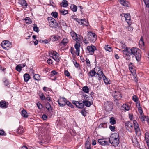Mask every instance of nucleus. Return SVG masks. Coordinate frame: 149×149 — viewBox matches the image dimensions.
<instances>
[{
  "mask_svg": "<svg viewBox=\"0 0 149 149\" xmlns=\"http://www.w3.org/2000/svg\"><path fill=\"white\" fill-rule=\"evenodd\" d=\"M120 138L118 134L114 133L112 134L108 140L110 143L114 146H117L120 143Z\"/></svg>",
  "mask_w": 149,
  "mask_h": 149,
  "instance_id": "1",
  "label": "nucleus"
},
{
  "mask_svg": "<svg viewBox=\"0 0 149 149\" xmlns=\"http://www.w3.org/2000/svg\"><path fill=\"white\" fill-rule=\"evenodd\" d=\"M130 55L135 56L136 59L139 61L141 57V51L138 48L132 47L130 49Z\"/></svg>",
  "mask_w": 149,
  "mask_h": 149,
  "instance_id": "2",
  "label": "nucleus"
},
{
  "mask_svg": "<svg viewBox=\"0 0 149 149\" xmlns=\"http://www.w3.org/2000/svg\"><path fill=\"white\" fill-rule=\"evenodd\" d=\"M104 109L107 112H109L113 109L112 102L110 101H107L104 102Z\"/></svg>",
  "mask_w": 149,
  "mask_h": 149,
  "instance_id": "3",
  "label": "nucleus"
},
{
  "mask_svg": "<svg viewBox=\"0 0 149 149\" xmlns=\"http://www.w3.org/2000/svg\"><path fill=\"white\" fill-rule=\"evenodd\" d=\"M87 36L88 40L91 42H94L97 39V36L95 34L91 32H88Z\"/></svg>",
  "mask_w": 149,
  "mask_h": 149,
  "instance_id": "4",
  "label": "nucleus"
},
{
  "mask_svg": "<svg viewBox=\"0 0 149 149\" xmlns=\"http://www.w3.org/2000/svg\"><path fill=\"white\" fill-rule=\"evenodd\" d=\"M50 26L52 27L57 28L58 26V23L55 19L52 17H49L48 18Z\"/></svg>",
  "mask_w": 149,
  "mask_h": 149,
  "instance_id": "5",
  "label": "nucleus"
},
{
  "mask_svg": "<svg viewBox=\"0 0 149 149\" xmlns=\"http://www.w3.org/2000/svg\"><path fill=\"white\" fill-rule=\"evenodd\" d=\"M71 36L73 40L75 41L76 42L79 41L83 37L77 34L75 32L72 31L70 33Z\"/></svg>",
  "mask_w": 149,
  "mask_h": 149,
  "instance_id": "6",
  "label": "nucleus"
},
{
  "mask_svg": "<svg viewBox=\"0 0 149 149\" xmlns=\"http://www.w3.org/2000/svg\"><path fill=\"white\" fill-rule=\"evenodd\" d=\"M97 49L96 47L91 44L90 46H88L87 47V52L90 55H93L94 52Z\"/></svg>",
  "mask_w": 149,
  "mask_h": 149,
  "instance_id": "7",
  "label": "nucleus"
},
{
  "mask_svg": "<svg viewBox=\"0 0 149 149\" xmlns=\"http://www.w3.org/2000/svg\"><path fill=\"white\" fill-rule=\"evenodd\" d=\"M112 96L117 100H120L122 97L121 92L118 91H113L112 93Z\"/></svg>",
  "mask_w": 149,
  "mask_h": 149,
  "instance_id": "8",
  "label": "nucleus"
},
{
  "mask_svg": "<svg viewBox=\"0 0 149 149\" xmlns=\"http://www.w3.org/2000/svg\"><path fill=\"white\" fill-rule=\"evenodd\" d=\"M106 139H99L98 140V142L99 144L102 146L105 145H109V143L108 140Z\"/></svg>",
  "mask_w": 149,
  "mask_h": 149,
  "instance_id": "9",
  "label": "nucleus"
},
{
  "mask_svg": "<svg viewBox=\"0 0 149 149\" xmlns=\"http://www.w3.org/2000/svg\"><path fill=\"white\" fill-rule=\"evenodd\" d=\"M2 47L5 49H7V48L10 47L11 46V43L8 41L5 40L3 41L1 44Z\"/></svg>",
  "mask_w": 149,
  "mask_h": 149,
  "instance_id": "10",
  "label": "nucleus"
},
{
  "mask_svg": "<svg viewBox=\"0 0 149 149\" xmlns=\"http://www.w3.org/2000/svg\"><path fill=\"white\" fill-rule=\"evenodd\" d=\"M66 101V99L64 97H62L59 99L58 101V104L61 106L65 105V102Z\"/></svg>",
  "mask_w": 149,
  "mask_h": 149,
  "instance_id": "11",
  "label": "nucleus"
},
{
  "mask_svg": "<svg viewBox=\"0 0 149 149\" xmlns=\"http://www.w3.org/2000/svg\"><path fill=\"white\" fill-rule=\"evenodd\" d=\"M9 105L8 103L4 100H2L0 102V107L2 108H6Z\"/></svg>",
  "mask_w": 149,
  "mask_h": 149,
  "instance_id": "12",
  "label": "nucleus"
},
{
  "mask_svg": "<svg viewBox=\"0 0 149 149\" xmlns=\"http://www.w3.org/2000/svg\"><path fill=\"white\" fill-rule=\"evenodd\" d=\"M80 46V43L78 42H77L74 45V47L76 49V53L77 56L79 55Z\"/></svg>",
  "mask_w": 149,
  "mask_h": 149,
  "instance_id": "13",
  "label": "nucleus"
},
{
  "mask_svg": "<svg viewBox=\"0 0 149 149\" xmlns=\"http://www.w3.org/2000/svg\"><path fill=\"white\" fill-rule=\"evenodd\" d=\"M19 3L22 6L23 8H27L28 4L25 0H19Z\"/></svg>",
  "mask_w": 149,
  "mask_h": 149,
  "instance_id": "14",
  "label": "nucleus"
},
{
  "mask_svg": "<svg viewBox=\"0 0 149 149\" xmlns=\"http://www.w3.org/2000/svg\"><path fill=\"white\" fill-rule=\"evenodd\" d=\"M132 123L131 122L127 121L125 123V126L126 129L129 131V129L133 128Z\"/></svg>",
  "mask_w": 149,
  "mask_h": 149,
  "instance_id": "15",
  "label": "nucleus"
},
{
  "mask_svg": "<svg viewBox=\"0 0 149 149\" xmlns=\"http://www.w3.org/2000/svg\"><path fill=\"white\" fill-rule=\"evenodd\" d=\"M96 74L98 75V79L99 80H101L102 77H104L103 75H104L103 74V72L101 70H98V72Z\"/></svg>",
  "mask_w": 149,
  "mask_h": 149,
  "instance_id": "16",
  "label": "nucleus"
},
{
  "mask_svg": "<svg viewBox=\"0 0 149 149\" xmlns=\"http://www.w3.org/2000/svg\"><path fill=\"white\" fill-rule=\"evenodd\" d=\"M75 20L79 24L82 25L85 24L84 22H85V19H79L78 18H75Z\"/></svg>",
  "mask_w": 149,
  "mask_h": 149,
  "instance_id": "17",
  "label": "nucleus"
},
{
  "mask_svg": "<svg viewBox=\"0 0 149 149\" xmlns=\"http://www.w3.org/2000/svg\"><path fill=\"white\" fill-rule=\"evenodd\" d=\"M120 3L123 6H129V3L126 0H119Z\"/></svg>",
  "mask_w": 149,
  "mask_h": 149,
  "instance_id": "18",
  "label": "nucleus"
},
{
  "mask_svg": "<svg viewBox=\"0 0 149 149\" xmlns=\"http://www.w3.org/2000/svg\"><path fill=\"white\" fill-rule=\"evenodd\" d=\"M52 58L57 62H59V61L60 58L59 57V54L57 52L55 54V55L53 56V57H52Z\"/></svg>",
  "mask_w": 149,
  "mask_h": 149,
  "instance_id": "19",
  "label": "nucleus"
},
{
  "mask_svg": "<svg viewBox=\"0 0 149 149\" xmlns=\"http://www.w3.org/2000/svg\"><path fill=\"white\" fill-rule=\"evenodd\" d=\"M124 17L125 18V20L129 24L130 23L129 22L131 20V17L130 14H125L124 15Z\"/></svg>",
  "mask_w": 149,
  "mask_h": 149,
  "instance_id": "20",
  "label": "nucleus"
},
{
  "mask_svg": "<svg viewBox=\"0 0 149 149\" xmlns=\"http://www.w3.org/2000/svg\"><path fill=\"white\" fill-rule=\"evenodd\" d=\"M60 37L58 36H51L50 39L53 41H56L58 40Z\"/></svg>",
  "mask_w": 149,
  "mask_h": 149,
  "instance_id": "21",
  "label": "nucleus"
},
{
  "mask_svg": "<svg viewBox=\"0 0 149 149\" xmlns=\"http://www.w3.org/2000/svg\"><path fill=\"white\" fill-rule=\"evenodd\" d=\"M140 118L142 121H146L148 122L149 119L148 117L145 116H141L140 117Z\"/></svg>",
  "mask_w": 149,
  "mask_h": 149,
  "instance_id": "22",
  "label": "nucleus"
},
{
  "mask_svg": "<svg viewBox=\"0 0 149 149\" xmlns=\"http://www.w3.org/2000/svg\"><path fill=\"white\" fill-rule=\"evenodd\" d=\"M24 80L25 82H27L30 78L29 75L27 73L25 74L24 75Z\"/></svg>",
  "mask_w": 149,
  "mask_h": 149,
  "instance_id": "23",
  "label": "nucleus"
},
{
  "mask_svg": "<svg viewBox=\"0 0 149 149\" xmlns=\"http://www.w3.org/2000/svg\"><path fill=\"white\" fill-rule=\"evenodd\" d=\"M82 102L84 105L87 107H89L91 105V102L88 100H83Z\"/></svg>",
  "mask_w": 149,
  "mask_h": 149,
  "instance_id": "24",
  "label": "nucleus"
},
{
  "mask_svg": "<svg viewBox=\"0 0 149 149\" xmlns=\"http://www.w3.org/2000/svg\"><path fill=\"white\" fill-rule=\"evenodd\" d=\"M24 132V131L23 128L21 127H19L17 130V133L19 134H22Z\"/></svg>",
  "mask_w": 149,
  "mask_h": 149,
  "instance_id": "25",
  "label": "nucleus"
},
{
  "mask_svg": "<svg viewBox=\"0 0 149 149\" xmlns=\"http://www.w3.org/2000/svg\"><path fill=\"white\" fill-rule=\"evenodd\" d=\"M70 8L71 10L75 12L77 10V7L74 4H72L70 6Z\"/></svg>",
  "mask_w": 149,
  "mask_h": 149,
  "instance_id": "26",
  "label": "nucleus"
},
{
  "mask_svg": "<svg viewBox=\"0 0 149 149\" xmlns=\"http://www.w3.org/2000/svg\"><path fill=\"white\" fill-rule=\"evenodd\" d=\"M61 5L64 7H66L68 6V2L66 0H63L62 2L61 3Z\"/></svg>",
  "mask_w": 149,
  "mask_h": 149,
  "instance_id": "27",
  "label": "nucleus"
},
{
  "mask_svg": "<svg viewBox=\"0 0 149 149\" xmlns=\"http://www.w3.org/2000/svg\"><path fill=\"white\" fill-rule=\"evenodd\" d=\"M22 115L25 118H27L28 117V115L27 113L25 110H23L21 111Z\"/></svg>",
  "mask_w": 149,
  "mask_h": 149,
  "instance_id": "28",
  "label": "nucleus"
},
{
  "mask_svg": "<svg viewBox=\"0 0 149 149\" xmlns=\"http://www.w3.org/2000/svg\"><path fill=\"white\" fill-rule=\"evenodd\" d=\"M58 26V27H62V26H64L65 24V23L63 20H60L59 21Z\"/></svg>",
  "mask_w": 149,
  "mask_h": 149,
  "instance_id": "29",
  "label": "nucleus"
},
{
  "mask_svg": "<svg viewBox=\"0 0 149 149\" xmlns=\"http://www.w3.org/2000/svg\"><path fill=\"white\" fill-rule=\"evenodd\" d=\"M139 44L140 46L143 47L144 45V42L143 41V38L142 37H141L139 42Z\"/></svg>",
  "mask_w": 149,
  "mask_h": 149,
  "instance_id": "30",
  "label": "nucleus"
},
{
  "mask_svg": "<svg viewBox=\"0 0 149 149\" xmlns=\"http://www.w3.org/2000/svg\"><path fill=\"white\" fill-rule=\"evenodd\" d=\"M59 10L61 14H62L63 15H65L68 13V11L65 10V9H59Z\"/></svg>",
  "mask_w": 149,
  "mask_h": 149,
  "instance_id": "31",
  "label": "nucleus"
},
{
  "mask_svg": "<svg viewBox=\"0 0 149 149\" xmlns=\"http://www.w3.org/2000/svg\"><path fill=\"white\" fill-rule=\"evenodd\" d=\"M84 107V105L83 103L80 102H78V105L77 107L78 108L81 109L83 108Z\"/></svg>",
  "mask_w": 149,
  "mask_h": 149,
  "instance_id": "32",
  "label": "nucleus"
},
{
  "mask_svg": "<svg viewBox=\"0 0 149 149\" xmlns=\"http://www.w3.org/2000/svg\"><path fill=\"white\" fill-rule=\"evenodd\" d=\"M133 125L134 126V129L139 128V125L135 120L133 121Z\"/></svg>",
  "mask_w": 149,
  "mask_h": 149,
  "instance_id": "33",
  "label": "nucleus"
},
{
  "mask_svg": "<svg viewBox=\"0 0 149 149\" xmlns=\"http://www.w3.org/2000/svg\"><path fill=\"white\" fill-rule=\"evenodd\" d=\"M130 49L127 47H126L125 49L122 51L124 54V55L125 54H127V53H129V54H130Z\"/></svg>",
  "mask_w": 149,
  "mask_h": 149,
  "instance_id": "34",
  "label": "nucleus"
},
{
  "mask_svg": "<svg viewBox=\"0 0 149 149\" xmlns=\"http://www.w3.org/2000/svg\"><path fill=\"white\" fill-rule=\"evenodd\" d=\"M83 91L86 93H88L89 92V89L87 86H85L83 87Z\"/></svg>",
  "mask_w": 149,
  "mask_h": 149,
  "instance_id": "35",
  "label": "nucleus"
},
{
  "mask_svg": "<svg viewBox=\"0 0 149 149\" xmlns=\"http://www.w3.org/2000/svg\"><path fill=\"white\" fill-rule=\"evenodd\" d=\"M103 75L104 77H103V78L104 83L106 84H109L110 83H109L108 79L107 78L106 76L105 75Z\"/></svg>",
  "mask_w": 149,
  "mask_h": 149,
  "instance_id": "36",
  "label": "nucleus"
},
{
  "mask_svg": "<svg viewBox=\"0 0 149 149\" xmlns=\"http://www.w3.org/2000/svg\"><path fill=\"white\" fill-rule=\"evenodd\" d=\"M110 123L112 125H114L116 123V121L113 117H111L110 118Z\"/></svg>",
  "mask_w": 149,
  "mask_h": 149,
  "instance_id": "37",
  "label": "nucleus"
},
{
  "mask_svg": "<svg viewBox=\"0 0 149 149\" xmlns=\"http://www.w3.org/2000/svg\"><path fill=\"white\" fill-rule=\"evenodd\" d=\"M33 78L36 80H39L40 79V75L38 74H35L34 75Z\"/></svg>",
  "mask_w": 149,
  "mask_h": 149,
  "instance_id": "38",
  "label": "nucleus"
},
{
  "mask_svg": "<svg viewBox=\"0 0 149 149\" xmlns=\"http://www.w3.org/2000/svg\"><path fill=\"white\" fill-rule=\"evenodd\" d=\"M25 22L26 24H31L32 23V21L29 17H26L25 19Z\"/></svg>",
  "mask_w": 149,
  "mask_h": 149,
  "instance_id": "39",
  "label": "nucleus"
},
{
  "mask_svg": "<svg viewBox=\"0 0 149 149\" xmlns=\"http://www.w3.org/2000/svg\"><path fill=\"white\" fill-rule=\"evenodd\" d=\"M130 54L129 53H127V54H125L124 55V56L125 58L127 60H129L130 58Z\"/></svg>",
  "mask_w": 149,
  "mask_h": 149,
  "instance_id": "40",
  "label": "nucleus"
},
{
  "mask_svg": "<svg viewBox=\"0 0 149 149\" xmlns=\"http://www.w3.org/2000/svg\"><path fill=\"white\" fill-rule=\"evenodd\" d=\"M65 105H67L68 106H69L72 108H74V106L72 104L69 102V101H67L66 100V101L65 102Z\"/></svg>",
  "mask_w": 149,
  "mask_h": 149,
  "instance_id": "41",
  "label": "nucleus"
},
{
  "mask_svg": "<svg viewBox=\"0 0 149 149\" xmlns=\"http://www.w3.org/2000/svg\"><path fill=\"white\" fill-rule=\"evenodd\" d=\"M89 74L91 77H93L95 75L96 72L94 70H92L90 71Z\"/></svg>",
  "mask_w": 149,
  "mask_h": 149,
  "instance_id": "42",
  "label": "nucleus"
},
{
  "mask_svg": "<svg viewBox=\"0 0 149 149\" xmlns=\"http://www.w3.org/2000/svg\"><path fill=\"white\" fill-rule=\"evenodd\" d=\"M56 52L55 51H51L49 52V54L51 57H53V56L55 55V54L56 53Z\"/></svg>",
  "mask_w": 149,
  "mask_h": 149,
  "instance_id": "43",
  "label": "nucleus"
},
{
  "mask_svg": "<svg viewBox=\"0 0 149 149\" xmlns=\"http://www.w3.org/2000/svg\"><path fill=\"white\" fill-rule=\"evenodd\" d=\"M107 127V124L106 123H103L100 124L99 126V128H101L102 127L105 128Z\"/></svg>",
  "mask_w": 149,
  "mask_h": 149,
  "instance_id": "44",
  "label": "nucleus"
},
{
  "mask_svg": "<svg viewBox=\"0 0 149 149\" xmlns=\"http://www.w3.org/2000/svg\"><path fill=\"white\" fill-rule=\"evenodd\" d=\"M145 137L146 142L149 141V133L148 132H146L145 134Z\"/></svg>",
  "mask_w": 149,
  "mask_h": 149,
  "instance_id": "45",
  "label": "nucleus"
},
{
  "mask_svg": "<svg viewBox=\"0 0 149 149\" xmlns=\"http://www.w3.org/2000/svg\"><path fill=\"white\" fill-rule=\"evenodd\" d=\"M123 106L125 110L126 111H128L130 109V107L128 105L124 104Z\"/></svg>",
  "mask_w": 149,
  "mask_h": 149,
  "instance_id": "46",
  "label": "nucleus"
},
{
  "mask_svg": "<svg viewBox=\"0 0 149 149\" xmlns=\"http://www.w3.org/2000/svg\"><path fill=\"white\" fill-rule=\"evenodd\" d=\"M104 48L106 50L108 51L109 52H110L112 50L111 48L110 47H109V46L107 45L105 46Z\"/></svg>",
  "mask_w": 149,
  "mask_h": 149,
  "instance_id": "47",
  "label": "nucleus"
},
{
  "mask_svg": "<svg viewBox=\"0 0 149 149\" xmlns=\"http://www.w3.org/2000/svg\"><path fill=\"white\" fill-rule=\"evenodd\" d=\"M39 95L42 101H43L44 100H45V97L43 93H40V94L39 93Z\"/></svg>",
  "mask_w": 149,
  "mask_h": 149,
  "instance_id": "48",
  "label": "nucleus"
},
{
  "mask_svg": "<svg viewBox=\"0 0 149 149\" xmlns=\"http://www.w3.org/2000/svg\"><path fill=\"white\" fill-rule=\"evenodd\" d=\"M53 16L54 18H56L58 16V13L57 12H52L51 14Z\"/></svg>",
  "mask_w": 149,
  "mask_h": 149,
  "instance_id": "49",
  "label": "nucleus"
},
{
  "mask_svg": "<svg viewBox=\"0 0 149 149\" xmlns=\"http://www.w3.org/2000/svg\"><path fill=\"white\" fill-rule=\"evenodd\" d=\"M34 26L33 27V30L37 32H38L39 31V30L37 26V25L36 24H34Z\"/></svg>",
  "mask_w": 149,
  "mask_h": 149,
  "instance_id": "50",
  "label": "nucleus"
},
{
  "mask_svg": "<svg viewBox=\"0 0 149 149\" xmlns=\"http://www.w3.org/2000/svg\"><path fill=\"white\" fill-rule=\"evenodd\" d=\"M120 43L121 44V46L122 48H125L126 47V45L124 41H121L120 42Z\"/></svg>",
  "mask_w": 149,
  "mask_h": 149,
  "instance_id": "51",
  "label": "nucleus"
},
{
  "mask_svg": "<svg viewBox=\"0 0 149 149\" xmlns=\"http://www.w3.org/2000/svg\"><path fill=\"white\" fill-rule=\"evenodd\" d=\"M143 1L147 8L149 7V0H143Z\"/></svg>",
  "mask_w": 149,
  "mask_h": 149,
  "instance_id": "52",
  "label": "nucleus"
},
{
  "mask_svg": "<svg viewBox=\"0 0 149 149\" xmlns=\"http://www.w3.org/2000/svg\"><path fill=\"white\" fill-rule=\"evenodd\" d=\"M129 70H130L131 73H133V72L132 71H133V68L132 67V63H131L129 65Z\"/></svg>",
  "mask_w": 149,
  "mask_h": 149,
  "instance_id": "53",
  "label": "nucleus"
},
{
  "mask_svg": "<svg viewBox=\"0 0 149 149\" xmlns=\"http://www.w3.org/2000/svg\"><path fill=\"white\" fill-rule=\"evenodd\" d=\"M68 42L67 39L66 38H64L62 40L61 43L63 44V45H65Z\"/></svg>",
  "mask_w": 149,
  "mask_h": 149,
  "instance_id": "54",
  "label": "nucleus"
},
{
  "mask_svg": "<svg viewBox=\"0 0 149 149\" xmlns=\"http://www.w3.org/2000/svg\"><path fill=\"white\" fill-rule=\"evenodd\" d=\"M132 100L135 102H137L138 100V99L136 95H134L132 96Z\"/></svg>",
  "mask_w": 149,
  "mask_h": 149,
  "instance_id": "55",
  "label": "nucleus"
},
{
  "mask_svg": "<svg viewBox=\"0 0 149 149\" xmlns=\"http://www.w3.org/2000/svg\"><path fill=\"white\" fill-rule=\"evenodd\" d=\"M20 66V65H17L16 67V70L19 72L22 70V68H21Z\"/></svg>",
  "mask_w": 149,
  "mask_h": 149,
  "instance_id": "56",
  "label": "nucleus"
},
{
  "mask_svg": "<svg viewBox=\"0 0 149 149\" xmlns=\"http://www.w3.org/2000/svg\"><path fill=\"white\" fill-rule=\"evenodd\" d=\"M81 113L84 116H86V114L87 113V112L85 110V109L82 110L81 111Z\"/></svg>",
  "mask_w": 149,
  "mask_h": 149,
  "instance_id": "57",
  "label": "nucleus"
},
{
  "mask_svg": "<svg viewBox=\"0 0 149 149\" xmlns=\"http://www.w3.org/2000/svg\"><path fill=\"white\" fill-rule=\"evenodd\" d=\"M85 146L87 148V147H90L91 144H90V142L89 141H86L85 143Z\"/></svg>",
  "mask_w": 149,
  "mask_h": 149,
  "instance_id": "58",
  "label": "nucleus"
},
{
  "mask_svg": "<svg viewBox=\"0 0 149 149\" xmlns=\"http://www.w3.org/2000/svg\"><path fill=\"white\" fill-rule=\"evenodd\" d=\"M133 76L134 77V80L136 82H137L138 80L136 78V73H134L133 74Z\"/></svg>",
  "mask_w": 149,
  "mask_h": 149,
  "instance_id": "59",
  "label": "nucleus"
},
{
  "mask_svg": "<svg viewBox=\"0 0 149 149\" xmlns=\"http://www.w3.org/2000/svg\"><path fill=\"white\" fill-rule=\"evenodd\" d=\"M110 130L112 132L115 131V127L114 126H112L110 125L109 127Z\"/></svg>",
  "mask_w": 149,
  "mask_h": 149,
  "instance_id": "60",
  "label": "nucleus"
},
{
  "mask_svg": "<svg viewBox=\"0 0 149 149\" xmlns=\"http://www.w3.org/2000/svg\"><path fill=\"white\" fill-rule=\"evenodd\" d=\"M42 118L44 120H47V115L45 114H43L42 116Z\"/></svg>",
  "mask_w": 149,
  "mask_h": 149,
  "instance_id": "61",
  "label": "nucleus"
},
{
  "mask_svg": "<svg viewBox=\"0 0 149 149\" xmlns=\"http://www.w3.org/2000/svg\"><path fill=\"white\" fill-rule=\"evenodd\" d=\"M45 106L46 108H51V105L49 102H47L45 104Z\"/></svg>",
  "mask_w": 149,
  "mask_h": 149,
  "instance_id": "62",
  "label": "nucleus"
},
{
  "mask_svg": "<svg viewBox=\"0 0 149 149\" xmlns=\"http://www.w3.org/2000/svg\"><path fill=\"white\" fill-rule=\"evenodd\" d=\"M6 133L4 132V131L3 130H0V135H6Z\"/></svg>",
  "mask_w": 149,
  "mask_h": 149,
  "instance_id": "63",
  "label": "nucleus"
},
{
  "mask_svg": "<svg viewBox=\"0 0 149 149\" xmlns=\"http://www.w3.org/2000/svg\"><path fill=\"white\" fill-rule=\"evenodd\" d=\"M64 74H65L67 76V77H69L70 76V73L67 70H65L64 71Z\"/></svg>",
  "mask_w": 149,
  "mask_h": 149,
  "instance_id": "64",
  "label": "nucleus"
}]
</instances>
